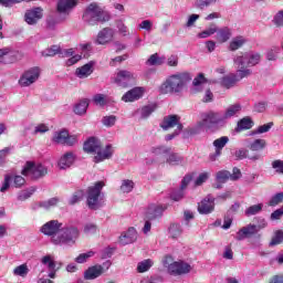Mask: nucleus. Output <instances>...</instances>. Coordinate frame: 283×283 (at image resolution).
Wrapping results in <instances>:
<instances>
[{"label": "nucleus", "instance_id": "obj_55", "mask_svg": "<svg viewBox=\"0 0 283 283\" xmlns=\"http://www.w3.org/2000/svg\"><path fill=\"white\" fill-rule=\"evenodd\" d=\"M34 191H36L34 188H31L29 190H22L18 195V200H20L21 202H23L24 200H28V198L32 197V193H34Z\"/></svg>", "mask_w": 283, "mask_h": 283}, {"label": "nucleus", "instance_id": "obj_57", "mask_svg": "<svg viewBox=\"0 0 283 283\" xmlns=\"http://www.w3.org/2000/svg\"><path fill=\"white\" fill-rule=\"evenodd\" d=\"M10 151H12L11 147H6L0 150V167H3V165H6V158L10 156Z\"/></svg>", "mask_w": 283, "mask_h": 283}, {"label": "nucleus", "instance_id": "obj_49", "mask_svg": "<svg viewBox=\"0 0 283 283\" xmlns=\"http://www.w3.org/2000/svg\"><path fill=\"white\" fill-rule=\"evenodd\" d=\"M266 147V140L264 139H255L252 144H250L251 151H260Z\"/></svg>", "mask_w": 283, "mask_h": 283}, {"label": "nucleus", "instance_id": "obj_34", "mask_svg": "<svg viewBox=\"0 0 283 283\" xmlns=\"http://www.w3.org/2000/svg\"><path fill=\"white\" fill-rule=\"evenodd\" d=\"M154 266V260L146 259L137 263V273H147Z\"/></svg>", "mask_w": 283, "mask_h": 283}, {"label": "nucleus", "instance_id": "obj_23", "mask_svg": "<svg viewBox=\"0 0 283 283\" xmlns=\"http://www.w3.org/2000/svg\"><path fill=\"white\" fill-rule=\"evenodd\" d=\"M74 160H76L74 153H66L59 159L57 167L59 169H70L74 165Z\"/></svg>", "mask_w": 283, "mask_h": 283}, {"label": "nucleus", "instance_id": "obj_1", "mask_svg": "<svg viewBox=\"0 0 283 283\" xmlns=\"http://www.w3.org/2000/svg\"><path fill=\"white\" fill-rule=\"evenodd\" d=\"M191 83V73L178 72L169 75L159 86L160 94H180Z\"/></svg>", "mask_w": 283, "mask_h": 283}, {"label": "nucleus", "instance_id": "obj_15", "mask_svg": "<svg viewBox=\"0 0 283 283\" xmlns=\"http://www.w3.org/2000/svg\"><path fill=\"white\" fill-rule=\"evenodd\" d=\"M76 6H78V0H57L56 11L62 17H70Z\"/></svg>", "mask_w": 283, "mask_h": 283}, {"label": "nucleus", "instance_id": "obj_37", "mask_svg": "<svg viewBox=\"0 0 283 283\" xmlns=\"http://www.w3.org/2000/svg\"><path fill=\"white\" fill-rule=\"evenodd\" d=\"M262 209H264V203H258L248 207L244 213L248 218H251V216H258V213H261Z\"/></svg>", "mask_w": 283, "mask_h": 283}, {"label": "nucleus", "instance_id": "obj_12", "mask_svg": "<svg viewBox=\"0 0 283 283\" xmlns=\"http://www.w3.org/2000/svg\"><path fill=\"white\" fill-rule=\"evenodd\" d=\"M116 36V31L113 28L106 27L98 31L95 43L97 45H107L114 41Z\"/></svg>", "mask_w": 283, "mask_h": 283}, {"label": "nucleus", "instance_id": "obj_30", "mask_svg": "<svg viewBox=\"0 0 283 283\" xmlns=\"http://www.w3.org/2000/svg\"><path fill=\"white\" fill-rule=\"evenodd\" d=\"M203 127L205 126H203L202 122H199L195 126L186 128L184 130V138H189V136H196V135L200 134V132H202Z\"/></svg>", "mask_w": 283, "mask_h": 283}, {"label": "nucleus", "instance_id": "obj_48", "mask_svg": "<svg viewBox=\"0 0 283 283\" xmlns=\"http://www.w3.org/2000/svg\"><path fill=\"white\" fill-rule=\"evenodd\" d=\"M95 254H96L95 251H88V252H85V253H81L75 259V262H77V264H85V262H87V260H90V258H94Z\"/></svg>", "mask_w": 283, "mask_h": 283}, {"label": "nucleus", "instance_id": "obj_36", "mask_svg": "<svg viewBox=\"0 0 283 283\" xmlns=\"http://www.w3.org/2000/svg\"><path fill=\"white\" fill-rule=\"evenodd\" d=\"M154 112H156V105L151 104L138 109L137 114H139L140 118H149Z\"/></svg>", "mask_w": 283, "mask_h": 283}, {"label": "nucleus", "instance_id": "obj_38", "mask_svg": "<svg viewBox=\"0 0 283 283\" xmlns=\"http://www.w3.org/2000/svg\"><path fill=\"white\" fill-rule=\"evenodd\" d=\"M134 187H136V184H134V180L124 179L122 180L119 191H122V193H132V191H134Z\"/></svg>", "mask_w": 283, "mask_h": 283}, {"label": "nucleus", "instance_id": "obj_52", "mask_svg": "<svg viewBox=\"0 0 283 283\" xmlns=\"http://www.w3.org/2000/svg\"><path fill=\"white\" fill-rule=\"evenodd\" d=\"M171 148L167 146H157L151 148V154H155V156H161L163 154H170Z\"/></svg>", "mask_w": 283, "mask_h": 283}, {"label": "nucleus", "instance_id": "obj_20", "mask_svg": "<svg viewBox=\"0 0 283 283\" xmlns=\"http://www.w3.org/2000/svg\"><path fill=\"white\" fill-rule=\"evenodd\" d=\"M179 125H182V123H180V116L168 115L164 117L159 126L161 127V129H164V132H169V129H174V127H177V129H179Z\"/></svg>", "mask_w": 283, "mask_h": 283}, {"label": "nucleus", "instance_id": "obj_25", "mask_svg": "<svg viewBox=\"0 0 283 283\" xmlns=\"http://www.w3.org/2000/svg\"><path fill=\"white\" fill-rule=\"evenodd\" d=\"M240 112H242V106L240 104H232V105L228 106L224 114L221 115L223 125H226V122L229 120V118H233V116H235Z\"/></svg>", "mask_w": 283, "mask_h": 283}, {"label": "nucleus", "instance_id": "obj_4", "mask_svg": "<svg viewBox=\"0 0 283 283\" xmlns=\"http://www.w3.org/2000/svg\"><path fill=\"white\" fill-rule=\"evenodd\" d=\"M111 17L101 9L96 2L88 4L83 13V21L88 25H98V23H107Z\"/></svg>", "mask_w": 283, "mask_h": 283}, {"label": "nucleus", "instance_id": "obj_51", "mask_svg": "<svg viewBox=\"0 0 283 283\" xmlns=\"http://www.w3.org/2000/svg\"><path fill=\"white\" fill-rule=\"evenodd\" d=\"M231 179V172L228 170H220L217 172V181L224 184L227 180Z\"/></svg>", "mask_w": 283, "mask_h": 283}, {"label": "nucleus", "instance_id": "obj_2", "mask_svg": "<svg viewBox=\"0 0 283 283\" xmlns=\"http://www.w3.org/2000/svg\"><path fill=\"white\" fill-rule=\"evenodd\" d=\"M261 59L262 56L260 55V53L241 52L237 54L233 57V63L237 70L238 78H248V76H251L253 74V71H251L249 67H254V65H258Z\"/></svg>", "mask_w": 283, "mask_h": 283}, {"label": "nucleus", "instance_id": "obj_33", "mask_svg": "<svg viewBox=\"0 0 283 283\" xmlns=\"http://www.w3.org/2000/svg\"><path fill=\"white\" fill-rule=\"evenodd\" d=\"M238 81H242V78L238 77V73L234 75H227L221 80V85L227 87V90H230V87H233Z\"/></svg>", "mask_w": 283, "mask_h": 283}, {"label": "nucleus", "instance_id": "obj_60", "mask_svg": "<svg viewBox=\"0 0 283 283\" xmlns=\"http://www.w3.org/2000/svg\"><path fill=\"white\" fill-rule=\"evenodd\" d=\"M28 265L25 264H22V265H19L17 266L14 270H13V273L15 275H19L20 277H25V275H28Z\"/></svg>", "mask_w": 283, "mask_h": 283}, {"label": "nucleus", "instance_id": "obj_42", "mask_svg": "<svg viewBox=\"0 0 283 283\" xmlns=\"http://www.w3.org/2000/svg\"><path fill=\"white\" fill-rule=\"evenodd\" d=\"M115 25L118 34H120L122 36H129V29L126 27L125 21L120 19L116 20Z\"/></svg>", "mask_w": 283, "mask_h": 283}, {"label": "nucleus", "instance_id": "obj_16", "mask_svg": "<svg viewBox=\"0 0 283 283\" xmlns=\"http://www.w3.org/2000/svg\"><path fill=\"white\" fill-rule=\"evenodd\" d=\"M136 80V75L127 70H120L117 72L115 83L118 87H129V83Z\"/></svg>", "mask_w": 283, "mask_h": 283}, {"label": "nucleus", "instance_id": "obj_24", "mask_svg": "<svg viewBox=\"0 0 283 283\" xmlns=\"http://www.w3.org/2000/svg\"><path fill=\"white\" fill-rule=\"evenodd\" d=\"M94 72V62H88L75 71L77 78H87Z\"/></svg>", "mask_w": 283, "mask_h": 283}, {"label": "nucleus", "instance_id": "obj_8", "mask_svg": "<svg viewBox=\"0 0 283 283\" xmlns=\"http://www.w3.org/2000/svg\"><path fill=\"white\" fill-rule=\"evenodd\" d=\"M48 175V168L41 164L35 165L32 161H27L24 168L22 169V176H28L32 180H39L43 176Z\"/></svg>", "mask_w": 283, "mask_h": 283}, {"label": "nucleus", "instance_id": "obj_11", "mask_svg": "<svg viewBox=\"0 0 283 283\" xmlns=\"http://www.w3.org/2000/svg\"><path fill=\"white\" fill-rule=\"evenodd\" d=\"M39 76H41V69L38 66L31 67L21 75L19 85L21 87H30V85L39 81Z\"/></svg>", "mask_w": 283, "mask_h": 283}, {"label": "nucleus", "instance_id": "obj_62", "mask_svg": "<svg viewBox=\"0 0 283 283\" xmlns=\"http://www.w3.org/2000/svg\"><path fill=\"white\" fill-rule=\"evenodd\" d=\"M247 154H249V151L244 148L235 150L233 154L234 160H244V158H247Z\"/></svg>", "mask_w": 283, "mask_h": 283}, {"label": "nucleus", "instance_id": "obj_50", "mask_svg": "<svg viewBox=\"0 0 283 283\" xmlns=\"http://www.w3.org/2000/svg\"><path fill=\"white\" fill-rule=\"evenodd\" d=\"M283 242V231L282 230H276L274 232V237L272 238L270 242V247H277V244H282Z\"/></svg>", "mask_w": 283, "mask_h": 283}, {"label": "nucleus", "instance_id": "obj_59", "mask_svg": "<svg viewBox=\"0 0 283 283\" xmlns=\"http://www.w3.org/2000/svg\"><path fill=\"white\" fill-rule=\"evenodd\" d=\"M280 202H283V192H279V193L274 195L270 199L269 206L270 207H276V205H280Z\"/></svg>", "mask_w": 283, "mask_h": 283}, {"label": "nucleus", "instance_id": "obj_43", "mask_svg": "<svg viewBox=\"0 0 283 283\" xmlns=\"http://www.w3.org/2000/svg\"><path fill=\"white\" fill-rule=\"evenodd\" d=\"M216 32H218V25L210 24L208 29L198 33V38L199 39H209V36L216 34Z\"/></svg>", "mask_w": 283, "mask_h": 283}, {"label": "nucleus", "instance_id": "obj_46", "mask_svg": "<svg viewBox=\"0 0 283 283\" xmlns=\"http://www.w3.org/2000/svg\"><path fill=\"white\" fill-rule=\"evenodd\" d=\"M59 205V198H51L46 201H40L39 202V207H41V209H45L46 211L52 209L53 207H56Z\"/></svg>", "mask_w": 283, "mask_h": 283}, {"label": "nucleus", "instance_id": "obj_39", "mask_svg": "<svg viewBox=\"0 0 283 283\" xmlns=\"http://www.w3.org/2000/svg\"><path fill=\"white\" fill-rule=\"evenodd\" d=\"M83 198H85V191H83V190H76V191L73 192V195L70 197V199H69V205H71V207H74V205H78V202H81V200H83Z\"/></svg>", "mask_w": 283, "mask_h": 283}, {"label": "nucleus", "instance_id": "obj_7", "mask_svg": "<svg viewBox=\"0 0 283 283\" xmlns=\"http://www.w3.org/2000/svg\"><path fill=\"white\" fill-rule=\"evenodd\" d=\"M103 187H105L103 181H97L94 186L88 187L86 197L88 209H92L93 211L101 209V191H103Z\"/></svg>", "mask_w": 283, "mask_h": 283}, {"label": "nucleus", "instance_id": "obj_45", "mask_svg": "<svg viewBox=\"0 0 283 283\" xmlns=\"http://www.w3.org/2000/svg\"><path fill=\"white\" fill-rule=\"evenodd\" d=\"M165 63V57H160L158 53H154L153 55L149 56V59L146 61V65H163Z\"/></svg>", "mask_w": 283, "mask_h": 283}, {"label": "nucleus", "instance_id": "obj_35", "mask_svg": "<svg viewBox=\"0 0 283 283\" xmlns=\"http://www.w3.org/2000/svg\"><path fill=\"white\" fill-rule=\"evenodd\" d=\"M168 233L172 240H176L182 235V227L179 223H172L168 229Z\"/></svg>", "mask_w": 283, "mask_h": 283}, {"label": "nucleus", "instance_id": "obj_40", "mask_svg": "<svg viewBox=\"0 0 283 283\" xmlns=\"http://www.w3.org/2000/svg\"><path fill=\"white\" fill-rule=\"evenodd\" d=\"M253 127V120L249 117H244L238 122L237 132H243V129H251Z\"/></svg>", "mask_w": 283, "mask_h": 283}, {"label": "nucleus", "instance_id": "obj_27", "mask_svg": "<svg viewBox=\"0 0 283 283\" xmlns=\"http://www.w3.org/2000/svg\"><path fill=\"white\" fill-rule=\"evenodd\" d=\"M217 41H219V43H227V41H229V39H231L232 36V32L231 29H229V27H223L221 29H218L217 27Z\"/></svg>", "mask_w": 283, "mask_h": 283}, {"label": "nucleus", "instance_id": "obj_3", "mask_svg": "<svg viewBox=\"0 0 283 283\" xmlns=\"http://www.w3.org/2000/svg\"><path fill=\"white\" fill-rule=\"evenodd\" d=\"M86 154H96L94 157V163H103V160H109L114 156V148L112 145H106L103 149L101 140L96 137H90L83 147Z\"/></svg>", "mask_w": 283, "mask_h": 283}, {"label": "nucleus", "instance_id": "obj_9", "mask_svg": "<svg viewBox=\"0 0 283 283\" xmlns=\"http://www.w3.org/2000/svg\"><path fill=\"white\" fill-rule=\"evenodd\" d=\"M201 124L206 129H211L212 127H216V125H224V122L222 119V114L209 111L201 114Z\"/></svg>", "mask_w": 283, "mask_h": 283}, {"label": "nucleus", "instance_id": "obj_22", "mask_svg": "<svg viewBox=\"0 0 283 283\" xmlns=\"http://www.w3.org/2000/svg\"><path fill=\"white\" fill-rule=\"evenodd\" d=\"M143 94H145L144 87H134L123 95L122 101H124V103H134V101L143 98Z\"/></svg>", "mask_w": 283, "mask_h": 283}, {"label": "nucleus", "instance_id": "obj_10", "mask_svg": "<svg viewBox=\"0 0 283 283\" xmlns=\"http://www.w3.org/2000/svg\"><path fill=\"white\" fill-rule=\"evenodd\" d=\"M61 229H63V223L59 220H51L44 223L40 231L43 235H48L51 238V242L53 243L54 238H59V233H61Z\"/></svg>", "mask_w": 283, "mask_h": 283}, {"label": "nucleus", "instance_id": "obj_63", "mask_svg": "<svg viewBox=\"0 0 283 283\" xmlns=\"http://www.w3.org/2000/svg\"><path fill=\"white\" fill-rule=\"evenodd\" d=\"M105 98H107L105 94H96L93 96V103H95V105H101L103 107V105H105L106 103Z\"/></svg>", "mask_w": 283, "mask_h": 283}, {"label": "nucleus", "instance_id": "obj_64", "mask_svg": "<svg viewBox=\"0 0 283 283\" xmlns=\"http://www.w3.org/2000/svg\"><path fill=\"white\" fill-rule=\"evenodd\" d=\"M272 169H274L276 174L283 175V160L276 159L272 161Z\"/></svg>", "mask_w": 283, "mask_h": 283}, {"label": "nucleus", "instance_id": "obj_47", "mask_svg": "<svg viewBox=\"0 0 283 283\" xmlns=\"http://www.w3.org/2000/svg\"><path fill=\"white\" fill-rule=\"evenodd\" d=\"M163 216V209L160 207L149 208L147 211L148 220H156Z\"/></svg>", "mask_w": 283, "mask_h": 283}, {"label": "nucleus", "instance_id": "obj_58", "mask_svg": "<svg viewBox=\"0 0 283 283\" xmlns=\"http://www.w3.org/2000/svg\"><path fill=\"white\" fill-rule=\"evenodd\" d=\"M102 123L105 127H114V125H116V116H104Z\"/></svg>", "mask_w": 283, "mask_h": 283}, {"label": "nucleus", "instance_id": "obj_19", "mask_svg": "<svg viewBox=\"0 0 283 283\" xmlns=\"http://www.w3.org/2000/svg\"><path fill=\"white\" fill-rule=\"evenodd\" d=\"M136 240H138V232L134 227L128 228V231H125L119 235V244H122V247L134 244Z\"/></svg>", "mask_w": 283, "mask_h": 283}, {"label": "nucleus", "instance_id": "obj_14", "mask_svg": "<svg viewBox=\"0 0 283 283\" xmlns=\"http://www.w3.org/2000/svg\"><path fill=\"white\" fill-rule=\"evenodd\" d=\"M216 209V198L213 196L208 195L198 203V212L201 216H209V213H213Z\"/></svg>", "mask_w": 283, "mask_h": 283}, {"label": "nucleus", "instance_id": "obj_56", "mask_svg": "<svg viewBox=\"0 0 283 283\" xmlns=\"http://www.w3.org/2000/svg\"><path fill=\"white\" fill-rule=\"evenodd\" d=\"M277 54H280V48L274 46L266 53L268 61H277Z\"/></svg>", "mask_w": 283, "mask_h": 283}, {"label": "nucleus", "instance_id": "obj_26", "mask_svg": "<svg viewBox=\"0 0 283 283\" xmlns=\"http://www.w3.org/2000/svg\"><path fill=\"white\" fill-rule=\"evenodd\" d=\"M101 275H103V268H101V264L88 268L84 273L85 280H96V277H101Z\"/></svg>", "mask_w": 283, "mask_h": 283}, {"label": "nucleus", "instance_id": "obj_6", "mask_svg": "<svg viewBox=\"0 0 283 283\" xmlns=\"http://www.w3.org/2000/svg\"><path fill=\"white\" fill-rule=\"evenodd\" d=\"M163 264L169 275H185L191 272V265L189 263L174 261V258L170 255L165 256Z\"/></svg>", "mask_w": 283, "mask_h": 283}, {"label": "nucleus", "instance_id": "obj_31", "mask_svg": "<svg viewBox=\"0 0 283 283\" xmlns=\"http://www.w3.org/2000/svg\"><path fill=\"white\" fill-rule=\"evenodd\" d=\"M193 92H202V87L207 85V80L203 73H199L197 77L192 81Z\"/></svg>", "mask_w": 283, "mask_h": 283}, {"label": "nucleus", "instance_id": "obj_44", "mask_svg": "<svg viewBox=\"0 0 283 283\" xmlns=\"http://www.w3.org/2000/svg\"><path fill=\"white\" fill-rule=\"evenodd\" d=\"M67 135H69L67 130H60L55 133L53 136V143H56L57 145H65Z\"/></svg>", "mask_w": 283, "mask_h": 283}, {"label": "nucleus", "instance_id": "obj_18", "mask_svg": "<svg viewBox=\"0 0 283 283\" xmlns=\"http://www.w3.org/2000/svg\"><path fill=\"white\" fill-rule=\"evenodd\" d=\"M19 59H21V54L17 51H12L8 48L0 50V63L8 65L10 63H17Z\"/></svg>", "mask_w": 283, "mask_h": 283}, {"label": "nucleus", "instance_id": "obj_32", "mask_svg": "<svg viewBox=\"0 0 283 283\" xmlns=\"http://www.w3.org/2000/svg\"><path fill=\"white\" fill-rule=\"evenodd\" d=\"M244 43H247V39L244 36L239 35L233 38L229 44L230 52H235V50H240V48H242Z\"/></svg>", "mask_w": 283, "mask_h": 283}, {"label": "nucleus", "instance_id": "obj_21", "mask_svg": "<svg viewBox=\"0 0 283 283\" xmlns=\"http://www.w3.org/2000/svg\"><path fill=\"white\" fill-rule=\"evenodd\" d=\"M256 233H260L255 224L250 223L243 228H241L237 232V240L242 241L247 240V238H253V235H256Z\"/></svg>", "mask_w": 283, "mask_h": 283}, {"label": "nucleus", "instance_id": "obj_28", "mask_svg": "<svg viewBox=\"0 0 283 283\" xmlns=\"http://www.w3.org/2000/svg\"><path fill=\"white\" fill-rule=\"evenodd\" d=\"M87 107H90V101L81 99L74 105L73 112L76 114V116H85V114H87Z\"/></svg>", "mask_w": 283, "mask_h": 283}, {"label": "nucleus", "instance_id": "obj_54", "mask_svg": "<svg viewBox=\"0 0 283 283\" xmlns=\"http://www.w3.org/2000/svg\"><path fill=\"white\" fill-rule=\"evenodd\" d=\"M59 54V46L57 45H52L49 49H45L44 51L41 52L42 56H56Z\"/></svg>", "mask_w": 283, "mask_h": 283}, {"label": "nucleus", "instance_id": "obj_13", "mask_svg": "<svg viewBox=\"0 0 283 283\" xmlns=\"http://www.w3.org/2000/svg\"><path fill=\"white\" fill-rule=\"evenodd\" d=\"M43 19V9L35 7L28 9L24 13V21L28 25H36Z\"/></svg>", "mask_w": 283, "mask_h": 283}, {"label": "nucleus", "instance_id": "obj_61", "mask_svg": "<svg viewBox=\"0 0 283 283\" xmlns=\"http://www.w3.org/2000/svg\"><path fill=\"white\" fill-rule=\"evenodd\" d=\"M273 23L274 25H276V28H283V10L276 12L273 18Z\"/></svg>", "mask_w": 283, "mask_h": 283}, {"label": "nucleus", "instance_id": "obj_41", "mask_svg": "<svg viewBox=\"0 0 283 283\" xmlns=\"http://www.w3.org/2000/svg\"><path fill=\"white\" fill-rule=\"evenodd\" d=\"M229 143V137L228 136H222L220 138H217L212 145L214 147V149L217 151H221L222 153V149H224V147H227V144Z\"/></svg>", "mask_w": 283, "mask_h": 283}, {"label": "nucleus", "instance_id": "obj_17", "mask_svg": "<svg viewBox=\"0 0 283 283\" xmlns=\"http://www.w3.org/2000/svg\"><path fill=\"white\" fill-rule=\"evenodd\" d=\"M41 264L49 271L48 277L54 280V277H56V271H59V268H56V261H54V256L51 254L42 256Z\"/></svg>", "mask_w": 283, "mask_h": 283}, {"label": "nucleus", "instance_id": "obj_29", "mask_svg": "<svg viewBox=\"0 0 283 283\" xmlns=\"http://www.w3.org/2000/svg\"><path fill=\"white\" fill-rule=\"evenodd\" d=\"M166 163L168 165H171L172 167H176L178 165H182V163H185V158L182 156H180V154L178 153H168V156L166 158Z\"/></svg>", "mask_w": 283, "mask_h": 283}, {"label": "nucleus", "instance_id": "obj_53", "mask_svg": "<svg viewBox=\"0 0 283 283\" xmlns=\"http://www.w3.org/2000/svg\"><path fill=\"white\" fill-rule=\"evenodd\" d=\"M271 127H273V122L259 126L255 130L252 132V135L266 134V132L271 130Z\"/></svg>", "mask_w": 283, "mask_h": 283}, {"label": "nucleus", "instance_id": "obj_5", "mask_svg": "<svg viewBox=\"0 0 283 283\" xmlns=\"http://www.w3.org/2000/svg\"><path fill=\"white\" fill-rule=\"evenodd\" d=\"M80 235L81 232L78 231V228L64 227L61 228L57 237L53 238V244H55L56 247H74Z\"/></svg>", "mask_w": 283, "mask_h": 283}]
</instances>
